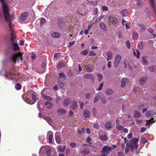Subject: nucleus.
I'll use <instances>...</instances> for the list:
<instances>
[{
    "mask_svg": "<svg viewBox=\"0 0 156 156\" xmlns=\"http://www.w3.org/2000/svg\"><path fill=\"white\" fill-rule=\"evenodd\" d=\"M65 65L63 62H60L58 64L57 66L58 68L60 69L61 67H65Z\"/></svg>",
    "mask_w": 156,
    "mask_h": 156,
    "instance_id": "4c0bfd02",
    "label": "nucleus"
},
{
    "mask_svg": "<svg viewBox=\"0 0 156 156\" xmlns=\"http://www.w3.org/2000/svg\"><path fill=\"white\" fill-rule=\"evenodd\" d=\"M88 51L87 50H85L81 52V54L85 55H86L88 53Z\"/></svg>",
    "mask_w": 156,
    "mask_h": 156,
    "instance_id": "49530a36",
    "label": "nucleus"
},
{
    "mask_svg": "<svg viewBox=\"0 0 156 156\" xmlns=\"http://www.w3.org/2000/svg\"><path fill=\"white\" fill-rule=\"evenodd\" d=\"M139 140V139L137 138H133L131 140L130 145L132 149H137L138 147V144L137 143Z\"/></svg>",
    "mask_w": 156,
    "mask_h": 156,
    "instance_id": "39448f33",
    "label": "nucleus"
},
{
    "mask_svg": "<svg viewBox=\"0 0 156 156\" xmlns=\"http://www.w3.org/2000/svg\"><path fill=\"white\" fill-rule=\"evenodd\" d=\"M35 56H36L35 53H34V52H33L32 53V55L31 56V58L32 61H34V60L35 59Z\"/></svg>",
    "mask_w": 156,
    "mask_h": 156,
    "instance_id": "603ef678",
    "label": "nucleus"
},
{
    "mask_svg": "<svg viewBox=\"0 0 156 156\" xmlns=\"http://www.w3.org/2000/svg\"><path fill=\"white\" fill-rule=\"evenodd\" d=\"M71 146L73 148H75L76 147V144L75 143H72L70 144Z\"/></svg>",
    "mask_w": 156,
    "mask_h": 156,
    "instance_id": "bf43d9fd",
    "label": "nucleus"
},
{
    "mask_svg": "<svg viewBox=\"0 0 156 156\" xmlns=\"http://www.w3.org/2000/svg\"><path fill=\"white\" fill-rule=\"evenodd\" d=\"M83 115L86 118L88 117L90 115V112L88 110H85L84 111Z\"/></svg>",
    "mask_w": 156,
    "mask_h": 156,
    "instance_id": "bb28decb",
    "label": "nucleus"
},
{
    "mask_svg": "<svg viewBox=\"0 0 156 156\" xmlns=\"http://www.w3.org/2000/svg\"><path fill=\"white\" fill-rule=\"evenodd\" d=\"M77 103L75 100H73L70 103V107L72 109L75 110L77 107Z\"/></svg>",
    "mask_w": 156,
    "mask_h": 156,
    "instance_id": "6e6552de",
    "label": "nucleus"
},
{
    "mask_svg": "<svg viewBox=\"0 0 156 156\" xmlns=\"http://www.w3.org/2000/svg\"><path fill=\"white\" fill-rule=\"evenodd\" d=\"M116 128L119 130H122L123 129V127L122 126L119 125V123L117 122L116 125Z\"/></svg>",
    "mask_w": 156,
    "mask_h": 156,
    "instance_id": "58836bf2",
    "label": "nucleus"
},
{
    "mask_svg": "<svg viewBox=\"0 0 156 156\" xmlns=\"http://www.w3.org/2000/svg\"><path fill=\"white\" fill-rule=\"evenodd\" d=\"M121 59V56L119 54H117L115 58V61L114 62V65L115 67H118L119 64Z\"/></svg>",
    "mask_w": 156,
    "mask_h": 156,
    "instance_id": "0eeeda50",
    "label": "nucleus"
},
{
    "mask_svg": "<svg viewBox=\"0 0 156 156\" xmlns=\"http://www.w3.org/2000/svg\"><path fill=\"white\" fill-rule=\"evenodd\" d=\"M108 19L109 22L114 25L116 24L117 23V19L114 17L110 16Z\"/></svg>",
    "mask_w": 156,
    "mask_h": 156,
    "instance_id": "9d476101",
    "label": "nucleus"
},
{
    "mask_svg": "<svg viewBox=\"0 0 156 156\" xmlns=\"http://www.w3.org/2000/svg\"><path fill=\"white\" fill-rule=\"evenodd\" d=\"M96 54L93 51H91L89 53L90 56L95 55Z\"/></svg>",
    "mask_w": 156,
    "mask_h": 156,
    "instance_id": "e2e57ef3",
    "label": "nucleus"
},
{
    "mask_svg": "<svg viewBox=\"0 0 156 156\" xmlns=\"http://www.w3.org/2000/svg\"><path fill=\"white\" fill-rule=\"evenodd\" d=\"M133 54L137 58H139L140 52L138 50H137L136 51H134Z\"/></svg>",
    "mask_w": 156,
    "mask_h": 156,
    "instance_id": "c756f323",
    "label": "nucleus"
},
{
    "mask_svg": "<svg viewBox=\"0 0 156 156\" xmlns=\"http://www.w3.org/2000/svg\"><path fill=\"white\" fill-rule=\"evenodd\" d=\"M121 87H123L128 82V80L126 78H122L121 80Z\"/></svg>",
    "mask_w": 156,
    "mask_h": 156,
    "instance_id": "4468645a",
    "label": "nucleus"
},
{
    "mask_svg": "<svg viewBox=\"0 0 156 156\" xmlns=\"http://www.w3.org/2000/svg\"><path fill=\"white\" fill-rule=\"evenodd\" d=\"M140 116V112L138 111H135L134 113V117L136 118H138Z\"/></svg>",
    "mask_w": 156,
    "mask_h": 156,
    "instance_id": "cd10ccee",
    "label": "nucleus"
},
{
    "mask_svg": "<svg viewBox=\"0 0 156 156\" xmlns=\"http://www.w3.org/2000/svg\"><path fill=\"white\" fill-rule=\"evenodd\" d=\"M86 70L88 72H91V71L92 69L91 68H90L89 67H86Z\"/></svg>",
    "mask_w": 156,
    "mask_h": 156,
    "instance_id": "69168bd1",
    "label": "nucleus"
},
{
    "mask_svg": "<svg viewBox=\"0 0 156 156\" xmlns=\"http://www.w3.org/2000/svg\"><path fill=\"white\" fill-rule=\"evenodd\" d=\"M47 138L48 140L50 143L52 142V138L53 137V133L51 131H49L47 133Z\"/></svg>",
    "mask_w": 156,
    "mask_h": 156,
    "instance_id": "9b49d317",
    "label": "nucleus"
},
{
    "mask_svg": "<svg viewBox=\"0 0 156 156\" xmlns=\"http://www.w3.org/2000/svg\"><path fill=\"white\" fill-rule=\"evenodd\" d=\"M103 86V83H102L99 85V87L97 89V90L100 91L101 90Z\"/></svg>",
    "mask_w": 156,
    "mask_h": 156,
    "instance_id": "8fccbe9b",
    "label": "nucleus"
},
{
    "mask_svg": "<svg viewBox=\"0 0 156 156\" xmlns=\"http://www.w3.org/2000/svg\"><path fill=\"white\" fill-rule=\"evenodd\" d=\"M116 146L113 145L112 147H109L107 146H105L103 147L102 151L105 153L107 154H108L112 151V150L114 149Z\"/></svg>",
    "mask_w": 156,
    "mask_h": 156,
    "instance_id": "423d86ee",
    "label": "nucleus"
},
{
    "mask_svg": "<svg viewBox=\"0 0 156 156\" xmlns=\"http://www.w3.org/2000/svg\"><path fill=\"white\" fill-rule=\"evenodd\" d=\"M150 3L151 5V6L153 7H154V2L153 0H149Z\"/></svg>",
    "mask_w": 156,
    "mask_h": 156,
    "instance_id": "13d9d810",
    "label": "nucleus"
},
{
    "mask_svg": "<svg viewBox=\"0 0 156 156\" xmlns=\"http://www.w3.org/2000/svg\"><path fill=\"white\" fill-rule=\"evenodd\" d=\"M0 1L2 4L3 10V12H0V17L4 14L5 20L8 22L9 27L12 32L10 41L12 43L14 49L18 50L19 49L18 45L17 44L13 42L15 34L13 31V25L11 20L13 19V17L12 16H10L9 15V8L5 2V0H0Z\"/></svg>",
    "mask_w": 156,
    "mask_h": 156,
    "instance_id": "f257e3e1",
    "label": "nucleus"
},
{
    "mask_svg": "<svg viewBox=\"0 0 156 156\" xmlns=\"http://www.w3.org/2000/svg\"><path fill=\"white\" fill-rule=\"evenodd\" d=\"M106 54L108 56L107 61L112 60V52L110 51H108L107 52Z\"/></svg>",
    "mask_w": 156,
    "mask_h": 156,
    "instance_id": "412c9836",
    "label": "nucleus"
},
{
    "mask_svg": "<svg viewBox=\"0 0 156 156\" xmlns=\"http://www.w3.org/2000/svg\"><path fill=\"white\" fill-rule=\"evenodd\" d=\"M58 112L61 114H64L66 113V111L63 108H61L58 109Z\"/></svg>",
    "mask_w": 156,
    "mask_h": 156,
    "instance_id": "f704fd0d",
    "label": "nucleus"
},
{
    "mask_svg": "<svg viewBox=\"0 0 156 156\" xmlns=\"http://www.w3.org/2000/svg\"><path fill=\"white\" fill-rule=\"evenodd\" d=\"M37 22H40V25L41 26H43L46 23V20L45 19L42 18L40 20H38L37 21Z\"/></svg>",
    "mask_w": 156,
    "mask_h": 156,
    "instance_id": "aec40b11",
    "label": "nucleus"
},
{
    "mask_svg": "<svg viewBox=\"0 0 156 156\" xmlns=\"http://www.w3.org/2000/svg\"><path fill=\"white\" fill-rule=\"evenodd\" d=\"M147 79V78L146 76L141 78L139 80L140 83L142 85H144L145 84Z\"/></svg>",
    "mask_w": 156,
    "mask_h": 156,
    "instance_id": "f3484780",
    "label": "nucleus"
},
{
    "mask_svg": "<svg viewBox=\"0 0 156 156\" xmlns=\"http://www.w3.org/2000/svg\"><path fill=\"white\" fill-rule=\"evenodd\" d=\"M15 88L17 90H20L21 88V85L19 83H17L15 86Z\"/></svg>",
    "mask_w": 156,
    "mask_h": 156,
    "instance_id": "ea45409f",
    "label": "nucleus"
},
{
    "mask_svg": "<svg viewBox=\"0 0 156 156\" xmlns=\"http://www.w3.org/2000/svg\"><path fill=\"white\" fill-rule=\"evenodd\" d=\"M105 126L107 129H111L112 127V122L110 121L106 122Z\"/></svg>",
    "mask_w": 156,
    "mask_h": 156,
    "instance_id": "5701e85b",
    "label": "nucleus"
},
{
    "mask_svg": "<svg viewBox=\"0 0 156 156\" xmlns=\"http://www.w3.org/2000/svg\"><path fill=\"white\" fill-rule=\"evenodd\" d=\"M142 61L144 65H146L148 64V62L145 57H143Z\"/></svg>",
    "mask_w": 156,
    "mask_h": 156,
    "instance_id": "a19ab883",
    "label": "nucleus"
},
{
    "mask_svg": "<svg viewBox=\"0 0 156 156\" xmlns=\"http://www.w3.org/2000/svg\"><path fill=\"white\" fill-rule=\"evenodd\" d=\"M113 93V91L111 89H108L105 91L106 94L108 95H111Z\"/></svg>",
    "mask_w": 156,
    "mask_h": 156,
    "instance_id": "2f4dec72",
    "label": "nucleus"
},
{
    "mask_svg": "<svg viewBox=\"0 0 156 156\" xmlns=\"http://www.w3.org/2000/svg\"><path fill=\"white\" fill-rule=\"evenodd\" d=\"M89 152L90 150L88 148H85L81 151V153L84 155L87 154Z\"/></svg>",
    "mask_w": 156,
    "mask_h": 156,
    "instance_id": "2eb2a0df",
    "label": "nucleus"
},
{
    "mask_svg": "<svg viewBox=\"0 0 156 156\" xmlns=\"http://www.w3.org/2000/svg\"><path fill=\"white\" fill-rule=\"evenodd\" d=\"M146 115L147 116L151 117L150 120H148V122L146 123V125H150L156 121V111H147L146 113Z\"/></svg>",
    "mask_w": 156,
    "mask_h": 156,
    "instance_id": "7ed1b4c3",
    "label": "nucleus"
},
{
    "mask_svg": "<svg viewBox=\"0 0 156 156\" xmlns=\"http://www.w3.org/2000/svg\"><path fill=\"white\" fill-rule=\"evenodd\" d=\"M85 77L87 78L90 79L91 80L94 79V77L90 73H87L85 74Z\"/></svg>",
    "mask_w": 156,
    "mask_h": 156,
    "instance_id": "c85d7f7f",
    "label": "nucleus"
},
{
    "mask_svg": "<svg viewBox=\"0 0 156 156\" xmlns=\"http://www.w3.org/2000/svg\"><path fill=\"white\" fill-rule=\"evenodd\" d=\"M32 98L33 99V100L34 101H35L36 100V95L34 94H32Z\"/></svg>",
    "mask_w": 156,
    "mask_h": 156,
    "instance_id": "680f3d73",
    "label": "nucleus"
},
{
    "mask_svg": "<svg viewBox=\"0 0 156 156\" xmlns=\"http://www.w3.org/2000/svg\"><path fill=\"white\" fill-rule=\"evenodd\" d=\"M126 45L128 48H130V44L129 41H127L126 42Z\"/></svg>",
    "mask_w": 156,
    "mask_h": 156,
    "instance_id": "09e8293b",
    "label": "nucleus"
},
{
    "mask_svg": "<svg viewBox=\"0 0 156 156\" xmlns=\"http://www.w3.org/2000/svg\"><path fill=\"white\" fill-rule=\"evenodd\" d=\"M0 74L1 75H4L7 79L14 81L19 80V79L22 76L20 74H18L17 76L15 75L14 68L10 69L8 71H5L4 69H3L0 72Z\"/></svg>",
    "mask_w": 156,
    "mask_h": 156,
    "instance_id": "f03ea898",
    "label": "nucleus"
},
{
    "mask_svg": "<svg viewBox=\"0 0 156 156\" xmlns=\"http://www.w3.org/2000/svg\"><path fill=\"white\" fill-rule=\"evenodd\" d=\"M101 100L102 103H103V104H105L106 103V100L105 99V98L104 97H102L101 98Z\"/></svg>",
    "mask_w": 156,
    "mask_h": 156,
    "instance_id": "6e6d98bb",
    "label": "nucleus"
},
{
    "mask_svg": "<svg viewBox=\"0 0 156 156\" xmlns=\"http://www.w3.org/2000/svg\"><path fill=\"white\" fill-rule=\"evenodd\" d=\"M29 15L28 12H26L23 13L20 16V19L22 21L25 20Z\"/></svg>",
    "mask_w": 156,
    "mask_h": 156,
    "instance_id": "1a4fd4ad",
    "label": "nucleus"
},
{
    "mask_svg": "<svg viewBox=\"0 0 156 156\" xmlns=\"http://www.w3.org/2000/svg\"><path fill=\"white\" fill-rule=\"evenodd\" d=\"M125 26L126 28L127 29H129L130 28L129 24V23H126L125 25Z\"/></svg>",
    "mask_w": 156,
    "mask_h": 156,
    "instance_id": "774afa93",
    "label": "nucleus"
},
{
    "mask_svg": "<svg viewBox=\"0 0 156 156\" xmlns=\"http://www.w3.org/2000/svg\"><path fill=\"white\" fill-rule=\"evenodd\" d=\"M43 118L45 119L46 121L49 124H50L52 122V119L49 117H43Z\"/></svg>",
    "mask_w": 156,
    "mask_h": 156,
    "instance_id": "b1692460",
    "label": "nucleus"
},
{
    "mask_svg": "<svg viewBox=\"0 0 156 156\" xmlns=\"http://www.w3.org/2000/svg\"><path fill=\"white\" fill-rule=\"evenodd\" d=\"M102 8L103 11H107L108 10V7L106 6H102Z\"/></svg>",
    "mask_w": 156,
    "mask_h": 156,
    "instance_id": "4d7b16f0",
    "label": "nucleus"
},
{
    "mask_svg": "<svg viewBox=\"0 0 156 156\" xmlns=\"http://www.w3.org/2000/svg\"><path fill=\"white\" fill-rule=\"evenodd\" d=\"M144 46V44L143 42H141L138 45L139 48L140 49H142Z\"/></svg>",
    "mask_w": 156,
    "mask_h": 156,
    "instance_id": "864d4df0",
    "label": "nucleus"
},
{
    "mask_svg": "<svg viewBox=\"0 0 156 156\" xmlns=\"http://www.w3.org/2000/svg\"><path fill=\"white\" fill-rule=\"evenodd\" d=\"M138 36V35L136 32H133V39H136Z\"/></svg>",
    "mask_w": 156,
    "mask_h": 156,
    "instance_id": "79ce46f5",
    "label": "nucleus"
},
{
    "mask_svg": "<svg viewBox=\"0 0 156 156\" xmlns=\"http://www.w3.org/2000/svg\"><path fill=\"white\" fill-rule=\"evenodd\" d=\"M75 42V41H73L70 42L69 43V46L70 47V46H73V45L74 44Z\"/></svg>",
    "mask_w": 156,
    "mask_h": 156,
    "instance_id": "338daca9",
    "label": "nucleus"
},
{
    "mask_svg": "<svg viewBox=\"0 0 156 156\" xmlns=\"http://www.w3.org/2000/svg\"><path fill=\"white\" fill-rule=\"evenodd\" d=\"M60 55V54L59 53H55L54 55V57L56 58L59 57Z\"/></svg>",
    "mask_w": 156,
    "mask_h": 156,
    "instance_id": "052dcab7",
    "label": "nucleus"
},
{
    "mask_svg": "<svg viewBox=\"0 0 156 156\" xmlns=\"http://www.w3.org/2000/svg\"><path fill=\"white\" fill-rule=\"evenodd\" d=\"M71 101V99L70 98H67L65 99L64 101L63 104V105L65 107L67 106L69 103Z\"/></svg>",
    "mask_w": 156,
    "mask_h": 156,
    "instance_id": "dca6fc26",
    "label": "nucleus"
},
{
    "mask_svg": "<svg viewBox=\"0 0 156 156\" xmlns=\"http://www.w3.org/2000/svg\"><path fill=\"white\" fill-rule=\"evenodd\" d=\"M100 98V96L97 94L94 98V102L95 103L97 102Z\"/></svg>",
    "mask_w": 156,
    "mask_h": 156,
    "instance_id": "37998d69",
    "label": "nucleus"
},
{
    "mask_svg": "<svg viewBox=\"0 0 156 156\" xmlns=\"http://www.w3.org/2000/svg\"><path fill=\"white\" fill-rule=\"evenodd\" d=\"M10 60L14 63L19 62L20 60L21 63L23 62L22 54L21 53H13L10 56Z\"/></svg>",
    "mask_w": 156,
    "mask_h": 156,
    "instance_id": "20e7f679",
    "label": "nucleus"
},
{
    "mask_svg": "<svg viewBox=\"0 0 156 156\" xmlns=\"http://www.w3.org/2000/svg\"><path fill=\"white\" fill-rule=\"evenodd\" d=\"M137 5L139 7L141 5V1L140 0H135Z\"/></svg>",
    "mask_w": 156,
    "mask_h": 156,
    "instance_id": "3c124183",
    "label": "nucleus"
},
{
    "mask_svg": "<svg viewBox=\"0 0 156 156\" xmlns=\"http://www.w3.org/2000/svg\"><path fill=\"white\" fill-rule=\"evenodd\" d=\"M121 15L122 16H127L129 13V10L127 9H125L122 10L121 12Z\"/></svg>",
    "mask_w": 156,
    "mask_h": 156,
    "instance_id": "f8f14e48",
    "label": "nucleus"
},
{
    "mask_svg": "<svg viewBox=\"0 0 156 156\" xmlns=\"http://www.w3.org/2000/svg\"><path fill=\"white\" fill-rule=\"evenodd\" d=\"M93 116L94 117H97V110L96 108H93L92 109Z\"/></svg>",
    "mask_w": 156,
    "mask_h": 156,
    "instance_id": "7c9ffc66",
    "label": "nucleus"
},
{
    "mask_svg": "<svg viewBox=\"0 0 156 156\" xmlns=\"http://www.w3.org/2000/svg\"><path fill=\"white\" fill-rule=\"evenodd\" d=\"M85 128L84 127L82 128L81 130H79L78 131V133L79 134L83 133L85 131Z\"/></svg>",
    "mask_w": 156,
    "mask_h": 156,
    "instance_id": "de8ad7c7",
    "label": "nucleus"
},
{
    "mask_svg": "<svg viewBox=\"0 0 156 156\" xmlns=\"http://www.w3.org/2000/svg\"><path fill=\"white\" fill-rule=\"evenodd\" d=\"M51 153V150L49 149H47L46 151V154L48 156H50Z\"/></svg>",
    "mask_w": 156,
    "mask_h": 156,
    "instance_id": "c03bdc74",
    "label": "nucleus"
},
{
    "mask_svg": "<svg viewBox=\"0 0 156 156\" xmlns=\"http://www.w3.org/2000/svg\"><path fill=\"white\" fill-rule=\"evenodd\" d=\"M66 75L63 72H60L59 73V76L58 77V79H66Z\"/></svg>",
    "mask_w": 156,
    "mask_h": 156,
    "instance_id": "4be33fe9",
    "label": "nucleus"
},
{
    "mask_svg": "<svg viewBox=\"0 0 156 156\" xmlns=\"http://www.w3.org/2000/svg\"><path fill=\"white\" fill-rule=\"evenodd\" d=\"M91 140L90 137H88L87 140V142L89 143V144H92V143L90 142Z\"/></svg>",
    "mask_w": 156,
    "mask_h": 156,
    "instance_id": "0e129e2a",
    "label": "nucleus"
},
{
    "mask_svg": "<svg viewBox=\"0 0 156 156\" xmlns=\"http://www.w3.org/2000/svg\"><path fill=\"white\" fill-rule=\"evenodd\" d=\"M141 142L143 144H145L147 142V140L144 137H142L141 139Z\"/></svg>",
    "mask_w": 156,
    "mask_h": 156,
    "instance_id": "a18cd8bd",
    "label": "nucleus"
},
{
    "mask_svg": "<svg viewBox=\"0 0 156 156\" xmlns=\"http://www.w3.org/2000/svg\"><path fill=\"white\" fill-rule=\"evenodd\" d=\"M59 132H57L55 134V139L56 142L58 144H60L61 142L60 138V136L58 135Z\"/></svg>",
    "mask_w": 156,
    "mask_h": 156,
    "instance_id": "ddd939ff",
    "label": "nucleus"
},
{
    "mask_svg": "<svg viewBox=\"0 0 156 156\" xmlns=\"http://www.w3.org/2000/svg\"><path fill=\"white\" fill-rule=\"evenodd\" d=\"M66 147L64 146H61L59 145L58 146V150L61 152L64 151Z\"/></svg>",
    "mask_w": 156,
    "mask_h": 156,
    "instance_id": "a878e982",
    "label": "nucleus"
},
{
    "mask_svg": "<svg viewBox=\"0 0 156 156\" xmlns=\"http://www.w3.org/2000/svg\"><path fill=\"white\" fill-rule=\"evenodd\" d=\"M93 127L97 129H99L100 128V125L98 123H94L93 125Z\"/></svg>",
    "mask_w": 156,
    "mask_h": 156,
    "instance_id": "e433bc0d",
    "label": "nucleus"
},
{
    "mask_svg": "<svg viewBox=\"0 0 156 156\" xmlns=\"http://www.w3.org/2000/svg\"><path fill=\"white\" fill-rule=\"evenodd\" d=\"M60 35V34L58 32H53L51 34L52 36L55 38H58Z\"/></svg>",
    "mask_w": 156,
    "mask_h": 156,
    "instance_id": "393cba45",
    "label": "nucleus"
},
{
    "mask_svg": "<svg viewBox=\"0 0 156 156\" xmlns=\"http://www.w3.org/2000/svg\"><path fill=\"white\" fill-rule=\"evenodd\" d=\"M45 105L46 106V107L49 109H50L53 106L52 103L51 102L48 101H47L45 102Z\"/></svg>",
    "mask_w": 156,
    "mask_h": 156,
    "instance_id": "6ab92c4d",
    "label": "nucleus"
},
{
    "mask_svg": "<svg viewBox=\"0 0 156 156\" xmlns=\"http://www.w3.org/2000/svg\"><path fill=\"white\" fill-rule=\"evenodd\" d=\"M99 139L101 140L105 141L107 139V138L106 136L105 135H101L100 136Z\"/></svg>",
    "mask_w": 156,
    "mask_h": 156,
    "instance_id": "c9c22d12",
    "label": "nucleus"
},
{
    "mask_svg": "<svg viewBox=\"0 0 156 156\" xmlns=\"http://www.w3.org/2000/svg\"><path fill=\"white\" fill-rule=\"evenodd\" d=\"M42 96L46 100H48L49 101H51L52 99V98L51 97L46 95L44 94Z\"/></svg>",
    "mask_w": 156,
    "mask_h": 156,
    "instance_id": "473e14b6",
    "label": "nucleus"
},
{
    "mask_svg": "<svg viewBox=\"0 0 156 156\" xmlns=\"http://www.w3.org/2000/svg\"><path fill=\"white\" fill-rule=\"evenodd\" d=\"M24 100L25 101V102H26L27 103L30 105H32L34 104L35 102H31L30 100V99L28 98H25V99H24Z\"/></svg>",
    "mask_w": 156,
    "mask_h": 156,
    "instance_id": "72a5a7b5",
    "label": "nucleus"
},
{
    "mask_svg": "<svg viewBox=\"0 0 156 156\" xmlns=\"http://www.w3.org/2000/svg\"><path fill=\"white\" fill-rule=\"evenodd\" d=\"M100 26L101 29H102L104 31H107V27L104 23H100Z\"/></svg>",
    "mask_w": 156,
    "mask_h": 156,
    "instance_id": "a211bd4d",
    "label": "nucleus"
},
{
    "mask_svg": "<svg viewBox=\"0 0 156 156\" xmlns=\"http://www.w3.org/2000/svg\"><path fill=\"white\" fill-rule=\"evenodd\" d=\"M98 80L99 81H100L102 79L103 76L101 74H99L98 75Z\"/></svg>",
    "mask_w": 156,
    "mask_h": 156,
    "instance_id": "5fc2aeb1",
    "label": "nucleus"
}]
</instances>
